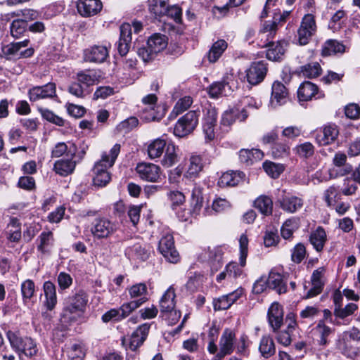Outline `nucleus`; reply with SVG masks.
Segmentation results:
<instances>
[{
  "instance_id": "nucleus-1",
  "label": "nucleus",
  "mask_w": 360,
  "mask_h": 360,
  "mask_svg": "<svg viewBox=\"0 0 360 360\" xmlns=\"http://www.w3.org/2000/svg\"><path fill=\"white\" fill-rule=\"evenodd\" d=\"M120 152V145L116 143L109 153L103 152L102 153L101 160L95 163L93 169L94 186L103 187L110 182L111 177L108 169L114 165Z\"/></svg>"
},
{
  "instance_id": "nucleus-2",
  "label": "nucleus",
  "mask_w": 360,
  "mask_h": 360,
  "mask_svg": "<svg viewBox=\"0 0 360 360\" xmlns=\"http://www.w3.org/2000/svg\"><path fill=\"white\" fill-rule=\"evenodd\" d=\"M11 347L17 352L20 359L32 357L38 352L36 342L29 337H22L18 332L8 330L6 333Z\"/></svg>"
},
{
  "instance_id": "nucleus-3",
  "label": "nucleus",
  "mask_w": 360,
  "mask_h": 360,
  "mask_svg": "<svg viewBox=\"0 0 360 360\" xmlns=\"http://www.w3.org/2000/svg\"><path fill=\"white\" fill-rule=\"evenodd\" d=\"M87 302L88 296L84 290H79L65 300L62 317L70 321L77 320L84 313Z\"/></svg>"
},
{
  "instance_id": "nucleus-4",
  "label": "nucleus",
  "mask_w": 360,
  "mask_h": 360,
  "mask_svg": "<svg viewBox=\"0 0 360 360\" xmlns=\"http://www.w3.org/2000/svg\"><path fill=\"white\" fill-rule=\"evenodd\" d=\"M158 251L170 263L176 264L180 260L173 235L169 231L162 232L158 244Z\"/></svg>"
},
{
  "instance_id": "nucleus-5",
  "label": "nucleus",
  "mask_w": 360,
  "mask_h": 360,
  "mask_svg": "<svg viewBox=\"0 0 360 360\" xmlns=\"http://www.w3.org/2000/svg\"><path fill=\"white\" fill-rule=\"evenodd\" d=\"M146 302V299L142 298L139 300H133L124 303L118 309H112L105 312L102 316V320L103 322H108L112 320L117 321H121Z\"/></svg>"
},
{
  "instance_id": "nucleus-6",
  "label": "nucleus",
  "mask_w": 360,
  "mask_h": 360,
  "mask_svg": "<svg viewBox=\"0 0 360 360\" xmlns=\"http://www.w3.org/2000/svg\"><path fill=\"white\" fill-rule=\"evenodd\" d=\"M240 244V266L236 262L229 263L226 267L228 278H238L243 276L242 267L245 265L248 251V238L245 234H242L239 239Z\"/></svg>"
},
{
  "instance_id": "nucleus-7",
  "label": "nucleus",
  "mask_w": 360,
  "mask_h": 360,
  "mask_svg": "<svg viewBox=\"0 0 360 360\" xmlns=\"http://www.w3.org/2000/svg\"><path fill=\"white\" fill-rule=\"evenodd\" d=\"M199 112L191 110L179 118L174 128V134L178 137H184L191 134L198 123Z\"/></svg>"
},
{
  "instance_id": "nucleus-8",
  "label": "nucleus",
  "mask_w": 360,
  "mask_h": 360,
  "mask_svg": "<svg viewBox=\"0 0 360 360\" xmlns=\"http://www.w3.org/2000/svg\"><path fill=\"white\" fill-rule=\"evenodd\" d=\"M30 44L29 39L22 41L13 42L2 46L1 50L3 54L7 59L25 58L31 57L34 54L33 48H27L21 51L22 48H26Z\"/></svg>"
},
{
  "instance_id": "nucleus-9",
  "label": "nucleus",
  "mask_w": 360,
  "mask_h": 360,
  "mask_svg": "<svg viewBox=\"0 0 360 360\" xmlns=\"http://www.w3.org/2000/svg\"><path fill=\"white\" fill-rule=\"evenodd\" d=\"M76 151L75 145L72 143L66 155L67 158L60 159L54 163L53 169L56 174L62 176H67L74 172L77 163L73 158L75 157Z\"/></svg>"
},
{
  "instance_id": "nucleus-10",
  "label": "nucleus",
  "mask_w": 360,
  "mask_h": 360,
  "mask_svg": "<svg viewBox=\"0 0 360 360\" xmlns=\"http://www.w3.org/2000/svg\"><path fill=\"white\" fill-rule=\"evenodd\" d=\"M116 230V224L105 217L95 219L91 227L92 235L97 239L107 238Z\"/></svg>"
},
{
  "instance_id": "nucleus-11",
  "label": "nucleus",
  "mask_w": 360,
  "mask_h": 360,
  "mask_svg": "<svg viewBox=\"0 0 360 360\" xmlns=\"http://www.w3.org/2000/svg\"><path fill=\"white\" fill-rule=\"evenodd\" d=\"M316 30V25L314 16L311 14L305 15L297 30L299 44L300 45L307 44Z\"/></svg>"
},
{
  "instance_id": "nucleus-12",
  "label": "nucleus",
  "mask_w": 360,
  "mask_h": 360,
  "mask_svg": "<svg viewBox=\"0 0 360 360\" xmlns=\"http://www.w3.org/2000/svg\"><path fill=\"white\" fill-rule=\"evenodd\" d=\"M290 11H284L281 14L275 15L273 21L264 22L259 30V37L262 39L266 37L267 40L270 38H273L276 34L278 24L279 22H285L286 19L290 15Z\"/></svg>"
},
{
  "instance_id": "nucleus-13",
  "label": "nucleus",
  "mask_w": 360,
  "mask_h": 360,
  "mask_svg": "<svg viewBox=\"0 0 360 360\" xmlns=\"http://www.w3.org/2000/svg\"><path fill=\"white\" fill-rule=\"evenodd\" d=\"M335 329L327 326L323 320H319L311 330L314 340L319 346L326 347L329 343L328 338L333 334Z\"/></svg>"
},
{
  "instance_id": "nucleus-14",
  "label": "nucleus",
  "mask_w": 360,
  "mask_h": 360,
  "mask_svg": "<svg viewBox=\"0 0 360 360\" xmlns=\"http://www.w3.org/2000/svg\"><path fill=\"white\" fill-rule=\"evenodd\" d=\"M275 37L270 38L269 40L266 39V37L261 40L264 39V42L261 46L263 47H267L266 50V58L271 60H277L284 54L285 48L287 46V42L285 41H278L276 43L272 41V39Z\"/></svg>"
},
{
  "instance_id": "nucleus-15",
  "label": "nucleus",
  "mask_w": 360,
  "mask_h": 360,
  "mask_svg": "<svg viewBox=\"0 0 360 360\" xmlns=\"http://www.w3.org/2000/svg\"><path fill=\"white\" fill-rule=\"evenodd\" d=\"M288 99V91L286 87L280 82H274L271 88V96L269 105L272 108H277L285 103Z\"/></svg>"
},
{
  "instance_id": "nucleus-16",
  "label": "nucleus",
  "mask_w": 360,
  "mask_h": 360,
  "mask_svg": "<svg viewBox=\"0 0 360 360\" xmlns=\"http://www.w3.org/2000/svg\"><path fill=\"white\" fill-rule=\"evenodd\" d=\"M267 68L263 61L254 62L246 71L248 82L252 85H257L262 82L266 74Z\"/></svg>"
},
{
  "instance_id": "nucleus-17",
  "label": "nucleus",
  "mask_w": 360,
  "mask_h": 360,
  "mask_svg": "<svg viewBox=\"0 0 360 360\" xmlns=\"http://www.w3.org/2000/svg\"><path fill=\"white\" fill-rule=\"evenodd\" d=\"M283 195L276 200V203L285 212L295 213L303 206V200L299 197L285 195V191H282Z\"/></svg>"
},
{
  "instance_id": "nucleus-18",
  "label": "nucleus",
  "mask_w": 360,
  "mask_h": 360,
  "mask_svg": "<svg viewBox=\"0 0 360 360\" xmlns=\"http://www.w3.org/2000/svg\"><path fill=\"white\" fill-rule=\"evenodd\" d=\"M28 95L31 101L53 98L56 96V84L54 83L49 82L43 86H34L29 90Z\"/></svg>"
},
{
  "instance_id": "nucleus-19",
  "label": "nucleus",
  "mask_w": 360,
  "mask_h": 360,
  "mask_svg": "<svg viewBox=\"0 0 360 360\" xmlns=\"http://www.w3.org/2000/svg\"><path fill=\"white\" fill-rule=\"evenodd\" d=\"M217 117V112L214 108H209L205 110L202 130L207 141H212L215 137L214 128Z\"/></svg>"
},
{
  "instance_id": "nucleus-20",
  "label": "nucleus",
  "mask_w": 360,
  "mask_h": 360,
  "mask_svg": "<svg viewBox=\"0 0 360 360\" xmlns=\"http://www.w3.org/2000/svg\"><path fill=\"white\" fill-rule=\"evenodd\" d=\"M102 8L101 0H79L77 4L78 13L85 18L97 15Z\"/></svg>"
},
{
  "instance_id": "nucleus-21",
  "label": "nucleus",
  "mask_w": 360,
  "mask_h": 360,
  "mask_svg": "<svg viewBox=\"0 0 360 360\" xmlns=\"http://www.w3.org/2000/svg\"><path fill=\"white\" fill-rule=\"evenodd\" d=\"M109 48H110V45H95L85 50L84 59L91 63H103L108 57Z\"/></svg>"
},
{
  "instance_id": "nucleus-22",
  "label": "nucleus",
  "mask_w": 360,
  "mask_h": 360,
  "mask_svg": "<svg viewBox=\"0 0 360 360\" xmlns=\"http://www.w3.org/2000/svg\"><path fill=\"white\" fill-rule=\"evenodd\" d=\"M136 169L139 176L148 181L155 182L160 177V167L152 163H140Z\"/></svg>"
},
{
  "instance_id": "nucleus-23",
  "label": "nucleus",
  "mask_w": 360,
  "mask_h": 360,
  "mask_svg": "<svg viewBox=\"0 0 360 360\" xmlns=\"http://www.w3.org/2000/svg\"><path fill=\"white\" fill-rule=\"evenodd\" d=\"M235 333L229 328L224 329L219 342V352L226 356L230 355L235 349Z\"/></svg>"
},
{
  "instance_id": "nucleus-24",
  "label": "nucleus",
  "mask_w": 360,
  "mask_h": 360,
  "mask_svg": "<svg viewBox=\"0 0 360 360\" xmlns=\"http://www.w3.org/2000/svg\"><path fill=\"white\" fill-rule=\"evenodd\" d=\"M339 130L335 125L325 126L316 136L317 143L321 146H326L333 143L338 138Z\"/></svg>"
},
{
  "instance_id": "nucleus-25",
  "label": "nucleus",
  "mask_w": 360,
  "mask_h": 360,
  "mask_svg": "<svg viewBox=\"0 0 360 360\" xmlns=\"http://www.w3.org/2000/svg\"><path fill=\"white\" fill-rule=\"evenodd\" d=\"M268 321L273 330H278L283 321V310L278 303H273L268 310Z\"/></svg>"
},
{
  "instance_id": "nucleus-26",
  "label": "nucleus",
  "mask_w": 360,
  "mask_h": 360,
  "mask_svg": "<svg viewBox=\"0 0 360 360\" xmlns=\"http://www.w3.org/2000/svg\"><path fill=\"white\" fill-rule=\"evenodd\" d=\"M208 94L211 98H216L219 96H226L231 94L232 89L228 81V78L212 83L208 87Z\"/></svg>"
},
{
  "instance_id": "nucleus-27",
  "label": "nucleus",
  "mask_w": 360,
  "mask_h": 360,
  "mask_svg": "<svg viewBox=\"0 0 360 360\" xmlns=\"http://www.w3.org/2000/svg\"><path fill=\"white\" fill-rule=\"evenodd\" d=\"M202 158L200 155L192 154L188 161L187 169L184 174V177L187 179H195L199 176V174L203 169Z\"/></svg>"
},
{
  "instance_id": "nucleus-28",
  "label": "nucleus",
  "mask_w": 360,
  "mask_h": 360,
  "mask_svg": "<svg viewBox=\"0 0 360 360\" xmlns=\"http://www.w3.org/2000/svg\"><path fill=\"white\" fill-rule=\"evenodd\" d=\"M150 325L144 323L140 326L131 335L129 339V347L132 351H135L145 341L148 331Z\"/></svg>"
},
{
  "instance_id": "nucleus-29",
  "label": "nucleus",
  "mask_w": 360,
  "mask_h": 360,
  "mask_svg": "<svg viewBox=\"0 0 360 360\" xmlns=\"http://www.w3.org/2000/svg\"><path fill=\"white\" fill-rule=\"evenodd\" d=\"M125 255L134 259L146 261L150 256V252L145 245L136 243L127 247Z\"/></svg>"
},
{
  "instance_id": "nucleus-30",
  "label": "nucleus",
  "mask_w": 360,
  "mask_h": 360,
  "mask_svg": "<svg viewBox=\"0 0 360 360\" xmlns=\"http://www.w3.org/2000/svg\"><path fill=\"white\" fill-rule=\"evenodd\" d=\"M175 297L176 294L174 289L172 286H170L165 291L160 300L159 307L160 314H166L165 313L176 307Z\"/></svg>"
},
{
  "instance_id": "nucleus-31",
  "label": "nucleus",
  "mask_w": 360,
  "mask_h": 360,
  "mask_svg": "<svg viewBox=\"0 0 360 360\" xmlns=\"http://www.w3.org/2000/svg\"><path fill=\"white\" fill-rule=\"evenodd\" d=\"M287 281L285 276L274 271H270L268 278V285L275 290L278 294L285 293L287 291Z\"/></svg>"
},
{
  "instance_id": "nucleus-32",
  "label": "nucleus",
  "mask_w": 360,
  "mask_h": 360,
  "mask_svg": "<svg viewBox=\"0 0 360 360\" xmlns=\"http://www.w3.org/2000/svg\"><path fill=\"white\" fill-rule=\"evenodd\" d=\"M319 94L318 86L311 82H302L297 90L300 101H308Z\"/></svg>"
},
{
  "instance_id": "nucleus-33",
  "label": "nucleus",
  "mask_w": 360,
  "mask_h": 360,
  "mask_svg": "<svg viewBox=\"0 0 360 360\" xmlns=\"http://www.w3.org/2000/svg\"><path fill=\"white\" fill-rule=\"evenodd\" d=\"M165 108L162 105L144 108L141 112V118L146 122L160 120L165 115Z\"/></svg>"
},
{
  "instance_id": "nucleus-34",
  "label": "nucleus",
  "mask_w": 360,
  "mask_h": 360,
  "mask_svg": "<svg viewBox=\"0 0 360 360\" xmlns=\"http://www.w3.org/2000/svg\"><path fill=\"white\" fill-rule=\"evenodd\" d=\"M244 176L241 172L229 171L222 174L218 184L221 187L235 186L242 181Z\"/></svg>"
},
{
  "instance_id": "nucleus-35",
  "label": "nucleus",
  "mask_w": 360,
  "mask_h": 360,
  "mask_svg": "<svg viewBox=\"0 0 360 360\" xmlns=\"http://www.w3.org/2000/svg\"><path fill=\"white\" fill-rule=\"evenodd\" d=\"M43 289L46 297L45 305L49 310H52L57 304L56 285L51 281H46Z\"/></svg>"
},
{
  "instance_id": "nucleus-36",
  "label": "nucleus",
  "mask_w": 360,
  "mask_h": 360,
  "mask_svg": "<svg viewBox=\"0 0 360 360\" xmlns=\"http://www.w3.org/2000/svg\"><path fill=\"white\" fill-rule=\"evenodd\" d=\"M169 0H148V10L157 19L165 17Z\"/></svg>"
},
{
  "instance_id": "nucleus-37",
  "label": "nucleus",
  "mask_w": 360,
  "mask_h": 360,
  "mask_svg": "<svg viewBox=\"0 0 360 360\" xmlns=\"http://www.w3.org/2000/svg\"><path fill=\"white\" fill-rule=\"evenodd\" d=\"M228 44L224 39H219L211 46L207 53V59L210 63L217 62L227 49Z\"/></svg>"
},
{
  "instance_id": "nucleus-38",
  "label": "nucleus",
  "mask_w": 360,
  "mask_h": 360,
  "mask_svg": "<svg viewBox=\"0 0 360 360\" xmlns=\"http://www.w3.org/2000/svg\"><path fill=\"white\" fill-rule=\"evenodd\" d=\"M263 156V152L259 149H241L239 152L240 161L247 165H251L255 161L260 160Z\"/></svg>"
},
{
  "instance_id": "nucleus-39",
  "label": "nucleus",
  "mask_w": 360,
  "mask_h": 360,
  "mask_svg": "<svg viewBox=\"0 0 360 360\" xmlns=\"http://www.w3.org/2000/svg\"><path fill=\"white\" fill-rule=\"evenodd\" d=\"M147 45L150 49V51L156 55L166 48L167 45L166 37L160 34H155L148 39Z\"/></svg>"
},
{
  "instance_id": "nucleus-40",
  "label": "nucleus",
  "mask_w": 360,
  "mask_h": 360,
  "mask_svg": "<svg viewBox=\"0 0 360 360\" xmlns=\"http://www.w3.org/2000/svg\"><path fill=\"white\" fill-rule=\"evenodd\" d=\"M259 350L264 358H269L276 352L273 339L269 335H264L259 342Z\"/></svg>"
},
{
  "instance_id": "nucleus-41",
  "label": "nucleus",
  "mask_w": 360,
  "mask_h": 360,
  "mask_svg": "<svg viewBox=\"0 0 360 360\" xmlns=\"http://www.w3.org/2000/svg\"><path fill=\"white\" fill-rule=\"evenodd\" d=\"M255 207L264 215H270L273 211V201L267 195H260L254 202Z\"/></svg>"
},
{
  "instance_id": "nucleus-42",
  "label": "nucleus",
  "mask_w": 360,
  "mask_h": 360,
  "mask_svg": "<svg viewBox=\"0 0 360 360\" xmlns=\"http://www.w3.org/2000/svg\"><path fill=\"white\" fill-rule=\"evenodd\" d=\"M326 241V233L322 227H318L310 236V242L316 251L321 252Z\"/></svg>"
},
{
  "instance_id": "nucleus-43",
  "label": "nucleus",
  "mask_w": 360,
  "mask_h": 360,
  "mask_svg": "<svg viewBox=\"0 0 360 360\" xmlns=\"http://www.w3.org/2000/svg\"><path fill=\"white\" fill-rule=\"evenodd\" d=\"M345 46L340 41L335 39H328L323 46L322 55L328 56L338 53H342L345 52Z\"/></svg>"
},
{
  "instance_id": "nucleus-44",
  "label": "nucleus",
  "mask_w": 360,
  "mask_h": 360,
  "mask_svg": "<svg viewBox=\"0 0 360 360\" xmlns=\"http://www.w3.org/2000/svg\"><path fill=\"white\" fill-rule=\"evenodd\" d=\"M191 206L192 207L191 212L193 215H198L202 207L203 198L202 189L198 186H195L192 191Z\"/></svg>"
},
{
  "instance_id": "nucleus-45",
  "label": "nucleus",
  "mask_w": 360,
  "mask_h": 360,
  "mask_svg": "<svg viewBox=\"0 0 360 360\" xmlns=\"http://www.w3.org/2000/svg\"><path fill=\"white\" fill-rule=\"evenodd\" d=\"M12 18H21L18 20H25L27 23V21L34 20L39 18V13L37 11L32 8L19 9L11 12L10 14Z\"/></svg>"
},
{
  "instance_id": "nucleus-46",
  "label": "nucleus",
  "mask_w": 360,
  "mask_h": 360,
  "mask_svg": "<svg viewBox=\"0 0 360 360\" xmlns=\"http://www.w3.org/2000/svg\"><path fill=\"white\" fill-rule=\"evenodd\" d=\"M166 146V141L162 139H156L151 142L148 147V153L150 158H156L161 156Z\"/></svg>"
},
{
  "instance_id": "nucleus-47",
  "label": "nucleus",
  "mask_w": 360,
  "mask_h": 360,
  "mask_svg": "<svg viewBox=\"0 0 360 360\" xmlns=\"http://www.w3.org/2000/svg\"><path fill=\"white\" fill-rule=\"evenodd\" d=\"M77 80L84 87L93 86L98 82V76L92 71L80 72L77 75Z\"/></svg>"
},
{
  "instance_id": "nucleus-48",
  "label": "nucleus",
  "mask_w": 360,
  "mask_h": 360,
  "mask_svg": "<svg viewBox=\"0 0 360 360\" xmlns=\"http://www.w3.org/2000/svg\"><path fill=\"white\" fill-rule=\"evenodd\" d=\"M178 161V155L176 153V146L173 143H169L166 148L165 155L161 161L165 167L173 166Z\"/></svg>"
},
{
  "instance_id": "nucleus-49",
  "label": "nucleus",
  "mask_w": 360,
  "mask_h": 360,
  "mask_svg": "<svg viewBox=\"0 0 360 360\" xmlns=\"http://www.w3.org/2000/svg\"><path fill=\"white\" fill-rule=\"evenodd\" d=\"M193 103V98L189 96L181 98L175 104L170 116L176 117L179 114L188 110Z\"/></svg>"
},
{
  "instance_id": "nucleus-50",
  "label": "nucleus",
  "mask_w": 360,
  "mask_h": 360,
  "mask_svg": "<svg viewBox=\"0 0 360 360\" xmlns=\"http://www.w3.org/2000/svg\"><path fill=\"white\" fill-rule=\"evenodd\" d=\"M7 238L11 242H18L21 238V228L16 219H12L8 225Z\"/></svg>"
},
{
  "instance_id": "nucleus-51",
  "label": "nucleus",
  "mask_w": 360,
  "mask_h": 360,
  "mask_svg": "<svg viewBox=\"0 0 360 360\" xmlns=\"http://www.w3.org/2000/svg\"><path fill=\"white\" fill-rule=\"evenodd\" d=\"M27 30V23L25 20H14L10 25V32L14 38H20Z\"/></svg>"
},
{
  "instance_id": "nucleus-52",
  "label": "nucleus",
  "mask_w": 360,
  "mask_h": 360,
  "mask_svg": "<svg viewBox=\"0 0 360 360\" xmlns=\"http://www.w3.org/2000/svg\"><path fill=\"white\" fill-rule=\"evenodd\" d=\"M128 291L131 298H139L137 300L146 298V301L148 300L146 297L147 286L143 283L133 285L128 289Z\"/></svg>"
},
{
  "instance_id": "nucleus-53",
  "label": "nucleus",
  "mask_w": 360,
  "mask_h": 360,
  "mask_svg": "<svg viewBox=\"0 0 360 360\" xmlns=\"http://www.w3.org/2000/svg\"><path fill=\"white\" fill-rule=\"evenodd\" d=\"M249 346L250 341L248 337L245 334L240 335L238 340H236L234 345L237 354L243 356L249 355Z\"/></svg>"
},
{
  "instance_id": "nucleus-54",
  "label": "nucleus",
  "mask_w": 360,
  "mask_h": 360,
  "mask_svg": "<svg viewBox=\"0 0 360 360\" xmlns=\"http://www.w3.org/2000/svg\"><path fill=\"white\" fill-rule=\"evenodd\" d=\"M301 71L304 77L314 78L321 74V68L319 63L314 62L302 66Z\"/></svg>"
},
{
  "instance_id": "nucleus-55",
  "label": "nucleus",
  "mask_w": 360,
  "mask_h": 360,
  "mask_svg": "<svg viewBox=\"0 0 360 360\" xmlns=\"http://www.w3.org/2000/svg\"><path fill=\"white\" fill-rule=\"evenodd\" d=\"M263 168L266 174L274 179L278 178L284 169L282 165L267 161L264 162Z\"/></svg>"
},
{
  "instance_id": "nucleus-56",
  "label": "nucleus",
  "mask_w": 360,
  "mask_h": 360,
  "mask_svg": "<svg viewBox=\"0 0 360 360\" xmlns=\"http://www.w3.org/2000/svg\"><path fill=\"white\" fill-rule=\"evenodd\" d=\"M68 91L70 94L78 98H84L89 94L87 89L82 86L77 80L69 85Z\"/></svg>"
},
{
  "instance_id": "nucleus-57",
  "label": "nucleus",
  "mask_w": 360,
  "mask_h": 360,
  "mask_svg": "<svg viewBox=\"0 0 360 360\" xmlns=\"http://www.w3.org/2000/svg\"><path fill=\"white\" fill-rule=\"evenodd\" d=\"M295 153L302 158H309L314 153V147L310 142L300 144L295 148Z\"/></svg>"
},
{
  "instance_id": "nucleus-58",
  "label": "nucleus",
  "mask_w": 360,
  "mask_h": 360,
  "mask_svg": "<svg viewBox=\"0 0 360 360\" xmlns=\"http://www.w3.org/2000/svg\"><path fill=\"white\" fill-rule=\"evenodd\" d=\"M21 292L25 302L27 300H30L35 292L34 283L30 279L25 280L21 284Z\"/></svg>"
},
{
  "instance_id": "nucleus-59",
  "label": "nucleus",
  "mask_w": 360,
  "mask_h": 360,
  "mask_svg": "<svg viewBox=\"0 0 360 360\" xmlns=\"http://www.w3.org/2000/svg\"><path fill=\"white\" fill-rule=\"evenodd\" d=\"M291 252V260L296 264H300L306 255L305 246L302 243H297Z\"/></svg>"
},
{
  "instance_id": "nucleus-60",
  "label": "nucleus",
  "mask_w": 360,
  "mask_h": 360,
  "mask_svg": "<svg viewBox=\"0 0 360 360\" xmlns=\"http://www.w3.org/2000/svg\"><path fill=\"white\" fill-rule=\"evenodd\" d=\"M357 305L354 303H349L345 307H337L334 309V314L336 317L340 319H345V317L352 314L356 309Z\"/></svg>"
},
{
  "instance_id": "nucleus-61",
  "label": "nucleus",
  "mask_w": 360,
  "mask_h": 360,
  "mask_svg": "<svg viewBox=\"0 0 360 360\" xmlns=\"http://www.w3.org/2000/svg\"><path fill=\"white\" fill-rule=\"evenodd\" d=\"M290 153V147L283 143H276L271 147V154L274 158L287 157Z\"/></svg>"
},
{
  "instance_id": "nucleus-62",
  "label": "nucleus",
  "mask_w": 360,
  "mask_h": 360,
  "mask_svg": "<svg viewBox=\"0 0 360 360\" xmlns=\"http://www.w3.org/2000/svg\"><path fill=\"white\" fill-rule=\"evenodd\" d=\"M297 229V223L294 219H288L283 224L281 233L284 239H289L292 237L294 231Z\"/></svg>"
},
{
  "instance_id": "nucleus-63",
  "label": "nucleus",
  "mask_w": 360,
  "mask_h": 360,
  "mask_svg": "<svg viewBox=\"0 0 360 360\" xmlns=\"http://www.w3.org/2000/svg\"><path fill=\"white\" fill-rule=\"evenodd\" d=\"M345 16V13L342 10H338L331 17L330 21L329 22L328 27L334 32L338 30L341 27L342 23V19Z\"/></svg>"
},
{
  "instance_id": "nucleus-64",
  "label": "nucleus",
  "mask_w": 360,
  "mask_h": 360,
  "mask_svg": "<svg viewBox=\"0 0 360 360\" xmlns=\"http://www.w3.org/2000/svg\"><path fill=\"white\" fill-rule=\"evenodd\" d=\"M138 124V119L135 117H131L121 122L117 126V129L120 131L127 133L135 128Z\"/></svg>"
}]
</instances>
